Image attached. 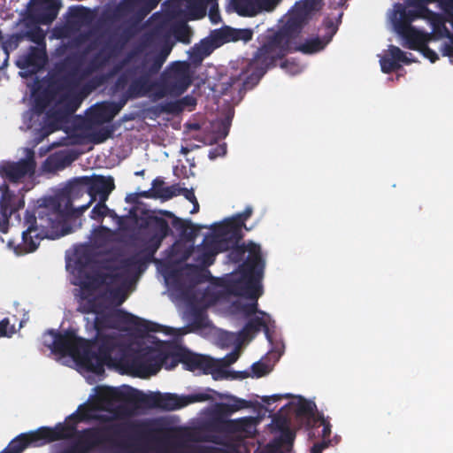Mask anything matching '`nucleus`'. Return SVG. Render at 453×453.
<instances>
[{
    "label": "nucleus",
    "instance_id": "obj_1",
    "mask_svg": "<svg viewBox=\"0 0 453 453\" xmlns=\"http://www.w3.org/2000/svg\"><path fill=\"white\" fill-rule=\"evenodd\" d=\"M88 195L83 176L74 179L54 196L44 197L33 212L27 211L22 233V243L15 248L17 255H24L37 250L42 240L57 239L70 233L67 221L78 219L89 207L85 204L73 206V203Z\"/></svg>",
    "mask_w": 453,
    "mask_h": 453
},
{
    "label": "nucleus",
    "instance_id": "obj_2",
    "mask_svg": "<svg viewBox=\"0 0 453 453\" xmlns=\"http://www.w3.org/2000/svg\"><path fill=\"white\" fill-rule=\"evenodd\" d=\"M320 5L315 0H300L289 11L287 21L278 30H267L257 41L260 46L245 68L237 74H232L223 83L224 93L229 88L242 90L255 87L268 69L275 66L279 59L290 50L293 39L299 35L303 27L311 19Z\"/></svg>",
    "mask_w": 453,
    "mask_h": 453
},
{
    "label": "nucleus",
    "instance_id": "obj_3",
    "mask_svg": "<svg viewBox=\"0 0 453 453\" xmlns=\"http://www.w3.org/2000/svg\"><path fill=\"white\" fill-rule=\"evenodd\" d=\"M130 51L136 53L130 60V65L119 75L114 87L118 91L124 90L130 98H139L151 93L155 81L152 77L159 73L171 48L164 46L160 50L148 49L145 42L135 46Z\"/></svg>",
    "mask_w": 453,
    "mask_h": 453
},
{
    "label": "nucleus",
    "instance_id": "obj_4",
    "mask_svg": "<svg viewBox=\"0 0 453 453\" xmlns=\"http://www.w3.org/2000/svg\"><path fill=\"white\" fill-rule=\"evenodd\" d=\"M234 404L219 403L211 417L199 427L189 430L185 437L188 441L210 442L215 445L226 446V437L221 434H249L254 425L252 417H244L236 419L226 418L233 412L248 408L249 402L244 399L232 397Z\"/></svg>",
    "mask_w": 453,
    "mask_h": 453
},
{
    "label": "nucleus",
    "instance_id": "obj_5",
    "mask_svg": "<svg viewBox=\"0 0 453 453\" xmlns=\"http://www.w3.org/2000/svg\"><path fill=\"white\" fill-rule=\"evenodd\" d=\"M127 31L121 37L125 36L124 42H115L109 44L107 49L101 50L90 60L88 66L82 68V59L79 56L66 57L60 66L61 74L57 79V86L61 90H71L77 87L81 81L91 74L93 72L104 67L111 57L116 56L123 48L125 42L127 40L128 35H126Z\"/></svg>",
    "mask_w": 453,
    "mask_h": 453
},
{
    "label": "nucleus",
    "instance_id": "obj_6",
    "mask_svg": "<svg viewBox=\"0 0 453 453\" xmlns=\"http://www.w3.org/2000/svg\"><path fill=\"white\" fill-rule=\"evenodd\" d=\"M131 427L129 423L113 422L80 431L76 429L74 446L81 453H88L107 445L118 446L120 445L119 440L128 434Z\"/></svg>",
    "mask_w": 453,
    "mask_h": 453
},
{
    "label": "nucleus",
    "instance_id": "obj_7",
    "mask_svg": "<svg viewBox=\"0 0 453 453\" xmlns=\"http://www.w3.org/2000/svg\"><path fill=\"white\" fill-rule=\"evenodd\" d=\"M255 249V246L253 247ZM251 256L239 265L240 277L231 280L226 284L229 293L246 299H258L263 294L261 280L264 276L265 264L259 265V257L255 250Z\"/></svg>",
    "mask_w": 453,
    "mask_h": 453
},
{
    "label": "nucleus",
    "instance_id": "obj_8",
    "mask_svg": "<svg viewBox=\"0 0 453 453\" xmlns=\"http://www.w3.org/2000/svg\"><path fill=\"white\" fill-rule=\"evenodd\" d=\"M191 83L190 65L187 61H175L161 73L150 94L157 100L165 96L178 97L186 92Z\"/></svg>",
    "mask_w": 453,
    "mask_h": 453
},
{
    "label": "nucleus",
    "instance_id": "obj_9",
    "mask_svg": "<svg viewBox=\"0 0 453 453\" xmlns=\"http://www.w3.org/2000/svg\"><path fill=\"white\" fill-rule=\"evenodd\" d=\"M43 343L54 354L62 357H71L77 364L83 367L87 362L84 354H88L87 340L76 335L73 330H65L63 333L48 330L43 335Z\"/></svg>",
    "mask_w": 453,
    "mask_h": 453
},
{
    "label": "nucleus",
    "instance_id": "obj_10",
    "mask_svg": "<svg viewBox=\"0 0 453 453\" xmlns=\"http://www.w3.org/2000/svg\"><path fill=\"white\" fill-rule=\"evenodd\" d=\"M142 264L136 257L122 259L118 265L105 264L103 269L106 272H97L89 277V281L84 284L85 288H97L102 286L112 288L119 286L128 285L129 273Z\"/></svg>",
    "mask_w": 453,
    "mask_h": 453
},
{
    "label": "nucleus",
    "instance_id": "obj_11",
    "mask_svg": "<svg viewBox=\"0 0 453 453\" xmlns=\"http://www.w3.org/2000/svg\"><path fill=\"white\" fill-rule=\"evenodd\" d=\"M118 325L130 326L137 334L145 335L150 332H167L170 328L157 323L149 321L128 313L122 310H117L111 313L96 314L95 326L97 330L103 328H114Z\"/></svg>",
    "mask_w": 453,
    "mask_h": 453
},
{
    "label": "nucleus",
    "instance_id": "obj_12",
    "mask_svg": "<svg viewBox=\"0 0 453 453\" xmlns=\"http://www.w3.org/2000/svg\"><path fill=\"white\" fill-rule=\"evenodd\" d=\"M72 429L69 427L61 426L58 427L42 426L35 431L20 434L11 441L6 449L13 453H21L28 446L39 447L68 437Z\"/></svg>",
    "mask_w": 453,
    "mask_h": 453
},
{
    "label": "nucleus",
    "instance_id": "obj_13",
    "mask_svg": "<svg viewBox=\"0 0 453 453\" xmlns=\"http://www.w3.org/2000/svg\"><path fill=\"white\" fill-rule=\"evenodd\" d=\"M211 397L206 393H195L188 395H178L173 393L151 392L140 395V403L164 411H175L186 407L194 403H202Z\"/></svg>",
    "mask_w": 453,
    "mask_h": 453
},
{
    "label": "nucleus",
    "instance_id": "obj_14",
    "mask_svg": "<svg viewBox=\"0 0 453 453\" xmlns=\"http://www.w3.org/2000/svg\"><path fill=\"white\" fill-rule=\"evenodd\" d=\"M87 344L88 354H84L87 362H83V368L96 374L104 372V366L111 360L116 347L115 339L111 335H99L95 341L87 340Z\"/></svg>",
    "mask_w": 453,
    "mask_h": 453
},
{
    "label": "nucleus",
    "instance_id": "obj_15",
    "mask_svg": "<svg viewBox=\"0 0 453 453\" xmlns=\"http://www.w3.org/2000/svg\"><path fill=\"white\" fill-rule=\"evenodd\" d=\"M169 357L172 360L171 364L168 365L169 369L174 368L179 363H181L188 371L194 372L200 370L204 374H210L217 366L214 359L203 355L190 352L185 348L176 347L170 353Z\"/></svg>",
    "mask_w": 453,
    "mask_h": 453
},
{
    "label": "nucleus",
    "instance_id": "obj_16",
    "mask_svg": "<svg viewBox=\"0 0 453 453\" xmlns=\"http://www.w3.org/2000/svg\"><path fill=\"white\" fill-rule=\"evenodd\" d=\"M35 169V151L27 150L25 158L17 162H3L0 165V176L10 182L16 183L25 177L34 176Z\"/></svg>",
    "mask_w": 453,
    "mask_h": 453
},
{
    "label": "nucleus",
    "instance_id": "obj_17",
    "mask_svg": "<svg viewBox=\"0 0 453 453\" xmlns=\"http://www.w3.org/2000/svg\"><path fill=\"white\" fill-rule=\"evenodd\" d=\"M0 232L5 234L9 229V221L12 214L25 206L23 196L10 190L9 185L4 181L0 185Z\"/></svg>",
    "mask_w": 453,
    "mask_h": 453
},
{
    "label": "nucleus",
    "instance_id": "obj_18",
    "mask_svg": "<svg viewBox=\"0 0 453 453\" xmlns=\"http://www.w3.org/2000/svg\"><path fill=\"white\" fill-rule=\"evenodd\" d=\"M168 359H170L169 355H155L152 351H148L134 357L129 366L136 375L146 378L155 375L164 364L168 368Z\"/></svg>",
    "mask_w": 453,
    "mask_h": 453
},
{
    "label": "nucleus",
    "instance_id": "obj_19",
    "mask_svg": "<svg viewBox=\"0 0 453 453\" xmlns=\"http://www.w3.org/2000/svg\"><path fill=\"white\" fill-rule=\"evenodd\" d=\"M227 242L232 243L229 236L225 235L219 227L217 236L211 239L204 238L200 247L202 253L198 258L201 265L203 266L211 265L215 261L216 255L228 249Z\"/></svg>",
    "mask_w": 453,
    "mask_h": 453
},
{
    "label": "nucleus",
    "instance_id": "obj_20",
    "mask_svg": "<svg viewBox=\"0 0 453 453\" xmlns=\"http://www.w3.org/2000/svg\"><path fill=\"white\" fill-rule=\"evenodd\" d=\"M88 189L89 206L96 199L107 201L110 194L115 188L114 179L111 176L92 175L83 176Z\"/></svg>",
    "mask_w": 453,
    "mask_h": 453
},
{
    "label": "nucleus",
    "instance_id": "obj_21",
    "mask_svg": "<svg viewBox=\"0 0 453 453\" xmlns=\"http://www.w3.org/2000/svg\"><path fill=\"white\" fill-rule=\"evenodd\" d=\"M142 392L131 387L105 388L98 395L99 401L110 408L118 403H140Z\"/></svg>",
    "mask_w": 453,
    "mask_h": 453
},
{
    "label": "nucleus",
    "instance_id": "obj_22",
    "mask_svg": "<svg viewBox=\"0 0 453 453\" xmlns=\"http://www.w3.org/2000/svg\"><path fill=\"white\" fill-rule=\"evenodd\" d=\"M127 98L126 96V98L119 102H104L95 105L88 113V121L97 125L111 121L123 108Z\"/></svg>",
    "mask_w": 453,
    "mask_h": 453
},
{
    "label": "nucleus",
    "instance_id": "obj_23",
    "mask_svg": "<svg viewBox=\"0 0 453 453\" xmlns=\"http://www.w3.org/2000/svg\"><path fill=\"white\" fill-rule=\"evenodd\" d=\"M414 10H407L403 4H396L395 5V14L392 19L395 32H400L411 27V22L419 18H426L428 15L421 11L419 5H411Z\"/></svg>",
    "mask_w": 453,
    "mask_h": 453
},
{
    "label": "nucleus",
    "instance_id": "obj_24",
    "mask_svg": "<svg viewBox=\"0 0 453 453\" xmlns=\"http://www.w3.org/2000/svg\"><path fill=\"white\" fill-rule=\"evenodd\" d=\"M45 47L31 46L28 50L19 56L16 65L20 69L37 71L46 63Z\"/></svg>",
    "mask_w": 453,
    "mask_h": 453
},
{
    "label": "nucleus",
    "instance_id": "obj_25",
    "mask_svg": "<svg viewBox=\"0 0 453 453\" xmlns=\"http://www.w3.org/2000/svg\"><path fill=\"white\" fill-rule=\"evenodd\" d=\"M94 412L95 410L91 406L87 404H81L75 412H73V414L66 418L65 422L58 423L54 427H58V426L69 427L70 429H72L70 436L64 437L62 440L72 439L75 434L77 425L79 422L88 421L96 418L101 420L107 419L105 416H96Z\"/></svg>",
    "mask_w": 453,
    "mask_h": 453
},
{
    "label": "nucleus",
    "instance_id": "obj_26",
    "mask_svg": "<svg viewBox=\"0 0 453 453\" xmlns=\"http://www.w3.org/2000/svg\"><path fill=\"white\" fill-rule=\"evenodd\" d=\"M239 242L240 241H237L235 243H230V242H227L228 249L226 250H229L228 258L233 263L237 264L242 262V264L245 260H248L250 257V252L255 246L254 250L257 252V257H259V265L265 264V259L262 257L260 245L253 242H249L247 244H239Z\"/></svg>",
    "mask_w": 453,
    "mask_h": 453
},
{
    "label": "nucleus",
    "instance_id": "obj_27",
    "mask_svg": "<svg viewBox=\"0 0 453 453\" xmlns=\"http://www.w3.org/2000/svg\"><path fill=\"white\" fill-rule=\"evenodd\" d=\"M253 210L250 206L245 208L242 212L234 216L232 219L219 226L225 235H228L232 243L241 241L242 238V229L245 226V221L251 216Z\"/></svg>",
    "mask_w": 453,
    "mask_h": 453
},
{
    "label": "nucleus",
    "instance_id": "obj_28",
    "mask_svg": "<svg viewBox=\"0 0 453 453\" xmlns=\"http://www.w3.org/2000/svg\"><path fill=\"white\" fill-rule=\"evenodd\" d=\"M265 318L270 319V317L268 318L267 316L263 315H256L254 317H250L244 325V326L242 327V329L239 332V339L242 342L250 341L255 337L257 334L263 330L266 338L269 341H271L272 337L270 334V329Z\"/></svg>",
    "mask_w": 453,
    "mask_h": 453
},
{
    "label": "nucleus",
    "instance_id": "obj_29",
    "mask_svg": "<svg viewBox=\"0 0 453 453\" xmlns=\"http://www.w3.org/2000/svg\"><path fill=\"white\" fill-rule=\"evenodd\" d=\"M252 37L253 30L250 28H234L231 27H224L214 33V41L220 45L230 42L242 41L247 42H250Z\"/></svg>",
    "mask_w": 453,
    "mask_h": 453
},
{
    "label": "nucleus",
    "instance_id": "obj_30",
    "mask_svg": "<svg viewBox=\"0 0 453 453\" xmlns=\"http://www.w3.org/2000/svg\"><path fill=\"white\" fill-rule=\"evenodd\" d=\"M389 57H384L380 60L381 71L384 73H391L401 68V63L410 65L415 62L414 59H407V54L400 48L390 45L388 48Z\"/></svg>",
    "mask_w": 453,
    "mask_h": 453
},
{
    "label": "nucleus",
    "instance_id": "obj_31",
    "mask_svg": "<svg viewBox=\"0 0 453 453\" xmlns=\"http://www.w3.org/2000/svg\"><path fill=\"white\" fill-rule=\"evenodd\" d=\"M397 34L403 39V46L418 50L424 44H428L432 39V35L416 29L414 27L397 32Z\"/></svg>",
    "mask_w": 453,
    "mask_h": 453
},
{
    "label": "nucleus",
    "instance_id": "obj_32",
    "mask_svg": "<svg viewBox=\"0 0 453 453\" xmlns=\"http://www.w3.org/2000/svg\"><path fill=\"white\" fill-rule=\"evenodd\" d=\"M81 103V99L78 96H68L64 98V103L60 107L48 111L47 117L54 121H63L77 111Z\"/></svg>",
    "mask_w": 453,
    "mask_h": 453
},
{
    "label": "nucleus",
    "instance_id": "obj_33",
    "mask_svg": "<svg viewBox=\"0 0 453 453\" xmlns=\"http://www.w3.org/2000/svg\"><path fill=\"white\" fill-rule=\"evenodd\" d=\"M295 434L290 429L281 432L279 438L274 439L266 448V453H289L293 445Z\"/></svg>",
    "mask_w": 453,
    "mask_h": 453
},
{
    "label": "nucleus",
    "instance_id": "obj_34",
    "mask_svg": "<svg viewBox=\"0 0 453 453\" xmlns=\"http://www.w3.org/2000/svg\"><path fill=\"white\" fill-rule=\"evenodd\" d=\"M161 0H123L119 4V8L127 12H134L139 9L142 17L148 15L154 10Z\"/></svg>",
    "mask_w": 453,
    "mask_h": 453
},
{
    "label": "nucleus",
    "instance_id": "obj_35",
    "mask_svg": "<svg viewBox=\"0 0 453 453\" xmlns=\"http://www.w3.org/2000/svg\"><path fill=\"white\" fill-rule=\"evenodd\" d=\"M219 46L220 44L214 41V35L211 40L203 39L192 48L189 56L190 59L194 63H201L204 58L208 57Z\"/></svg>",
    "mask_w": 453,
    "mask_h": 453
},
{
    "label": "nucleus",
    "instance_id": "obj_36",
    "mask_svg": "<svg viewBox=\"0 0 453 453\" xmlns=\"http://www.w3.org/2000/svg\"><path fill=\"white\" fill-rule=\"evenodd\" d=\"M39 5L38 21L44 25L52 22L58 12V2L57 0H40Z\"/></svg>",
    "mask_w": 453,
    "mask_h": 453
},
{
    "label": "nucleus",
    "instance_id": "obj_37",
    "mask_svg": "<svg viewBox=\"0 0 453 453\" xmlns=\"http://www.w3.org/2000/svg\"><path fill=\"white\" fill-rule=\"evenodd\" d=\"M234 10L242 17H254L258 14V0H233Z\"/></svg>",
    "mask_w": 453,
    "mask_h": 453
},
{
    "label": "nucleus",
    "instance_id": "obj_38",
    "mask_svg": "<svg viewBox=\"0 0 453 453\" xmlns=\"http://www.w3.org/2000/svg\"><path fill=\"white\" fill-rule=\"evenodd\" d=\"M180 453H238L234 449H228L213 445L186 444L180 447Z\"/></svg>",
    "mask_w": 453,
    "mask_h": 453
},
{
    "label": "nucleus",
    "instance_id": "obj_39",
    "mask_svg": "<svg viewBox=\"0 0 453 453\" xmlns=\"http://www.w3.org/2000/svg\"><path fill=\"white\" fill-rule=\"evenodd\" d=\"M147 226L152 231L153 234L165 238L171 234V229L168 222L162 217L150 215L146 219Z\"/></svg>",
    "mask_w": 453,
    "mask_h": 453
},
{
    "label": "nucleus",
    "instance_id": "obj_40",
    "mask_svg": "<svg viewBox=\"0 0 453 453\" xmlns=\"http://www.w3.org/2000/svg\"><path fill=\"white\" fill-rule=\"evenodd\" d=\"M172 226L180 232L181 236L189 241L194 240L198 234V228L190 220L182 219L179 217H174L173 220H172Z\"/></svg>",
    "mask_w": 453,
    "mask_h": 453
},
{
    "label": "nucleus",
    "instance_id": "obj_41",
    "mask_svg": "<svg viewBox=\"0 0 453 453\" xmlns=\"http://www.w3.org/2000/svg\"><path fill=\"white\" fill-rule=\"evenodd\" d=\"M22 41V35L20 33H17L11 35L5 41L2 42L3 60L0 59V69L7 65L10 51L15 50Z\"/></svg>",
    "mask_w": 453,
    "mask_h": 453
},
{
    "label": "nucleus",
    "instance_id": "obj_42",
    "mask_svg": "<svg viewBox=\"0 0 453 453\" xmlns=\"http://www.w3.org/2000/svg\"><path fill=\"white\" fill-rule=\"evenodd\" d=\"M250 300L251 301L250 303L235 302L234 305L237 311L242 314L245 318H250L255 314L267 316L269 318V315L267 313L258 310V299Z\"/></svg>",
    "mask_w": 453,
    "mask_h": 453
},
{
    "label": "nucleus",
    "instance_id": "obj_43",
    "mask_svg": "<svg viewBox=\"0 0 453 453\" xmlns=\"http://www.w3.org/2000/svg\"><path fill=\"white\" fill-rule=\"evenodd\" d=\"M172 34L174 38L184 44L190 43L192 30L185 21L177 22L172 27Z\"/></svg>",
    "mask_w": 453,
    "mask_h": 453
},
{
    "label": "nucleus",
    "instance_id": "obj_44",
    "mask_svg": "<svg viewBox=\"0 0 453 453\" xmlns=\"http://www.w3.org/2000/svg\"><path fill=\"white\" fill-rule=\"evenodd\" d=\"M107 201L98 200L97 203L90 211V218L99 223H102L106 216H113L114 211L106 205Z\"/></svg>",
    "mask_w": 453,
    "mask_h": 453
},
{
    "label": "nucleus",
    "instance_id": "obj_45",
    "mask_svg": "<svg viewBox=\"0 0 453 453\" xmlns=\"http://www.w3.org/2000/svg\"><path fill=\"white\" fill-rule=\"evenodd\" d=\"M326 46V42L319 37L306 40L297 47V50L304 54H312L320 51Z\"/></svg>",
    "mask_w": 453,
    "mask_h": 453
},
{
    "label": "nucleus",
    "instance_id": "obj_46",
    "mask_svg": "<svg viewBox=\"0 0 453 453\" xmlns=\"http://www.w3.org/2000/svg\"><path fill=\"white\" fill-rule=\"evenodd\" d=\"M114 128L112 126H104L93 130L89 134V138L95 144L103 143L113 134Z\"/></svg>",
    "mask_w": 453,
    "mask_h": 453
},
{
    "label": "nucleus",
    "instance_id": "obj_47",
    "mask_svg": "<svg viewBox=\"0 0 453 453\" xmlns=\"http://www.w3.org/2000/svg\"><path fill=\"white\" fill-rule=\"evenodd\" d=\"M23 36V41L27 39L37 45H42V47H45L44 38L45 35L42 29L38 26H34L27 29L25 32L20 33Z\"/></svg>",
    "mask_w": 453,
    "mask_h": 453
},
{
    "label": "nucleus",
    "instance_id": "obj_48",
    "mask_svg": "<svg viewBox=\"0 0 453 453\" xmlns=\"http://www.w3.org/2000/svg\"><path fill=\"white\" fill-rule=\"evenodd\" d=\"M127 286L128 285L107 288L106 294L108 295V298L116 305L122 304L127 299L126 289Z\"/></svg>",
    "mask_w": 453,
    "mask_h": 453
},
{
    "label": "nucleus",
    "instance_id": "obj_49",
    "mask_svg": "<svg viewBox=\"0 0 453 453\" xmlns=\"http://www.w3.org/2000/svg\"><path fill=\"white\" fill-rule=\"evenodd\" d=\"M165 188L164 179L162 177H157L152 181L151 188L148 191L142 192V196L144 197L162 198L159 195L164 193Z\"/></svg>",
    "mask_w": 453,
    "mask_h": 453
},
{
    "label": "nucleus",
    "instance_id": "obj_50",
    "mask_svg": "<svg viewBox=\"0 0 453 453\" xmlns=\"http://www.w3.org/2000/svg\"><path fill=\"white\" fill-rule=\"evenodd\" d=\"M103 310L102 303L96 297L87 298L84 303L81 305V311L83 313H95L99 314Z\"/></svg>",
    "mask_w": 453,
    "mask_h": 453
},
{
    "label": "nucleus",
    "instance_id": "obj_51",
    "mask_svg": "<svg viewBox=\"0 0 453 453\" xmlns=\"http://www.w3.org/2000/svg\"><path fill=\"white\" fill-rule=\"evenodd\" d=\"M314 404L306 400H302L296 408V415L298 417H305L307 418H316L314 411H313Z\"/></svg>",
    "mask_w": 453,
    "mask_h": 453
},
{
    "label": "nucleus",
    "instance_id": "obj_52",
    "mask_svg": "<svg viewBox=\"0 0 453 453\" xmlns=\"http://www.w3.org/2000/svg\"><path fill=\"white\" fill-rule=\"evenodd\" d=\"M70 14L73 18L83 20H90L93 18L92 11L82 5L70 7Z\"/></svg>",
    "mask_w": 453,
    "mask_h": 453
},
{
    "label": "nucleus",
    "instance_id": "obj_53",
    "mask_svg": "<svg viewBox=\"0 0 453 453\" xmlns=\"http://www.w3.org/2000/svg\"><path fill=\"white\" fill-rule=\"evenodd\" d=\"M313 426H322V438L323 441H330L329 437L331 435V424L330 422L325 418L322 414H318L317 418H314Z\"/></svg>",
    "mask_w": 453,
    "mask_h": 453
},
{
    "label": "nucleus",
    "instance_id": "obj_54",
    "mask_svg": "<svg viewBox=\"0 0 453 453\" xmlns=\"http://www.w3.org/2000/svg\"><path fill=\"white\" fill-rule=\"evenodd\" d=\"M230 126H231L230 117L226 116L223 119H220L215 125V133L217 134V136L219 138H225L229 133Z\"/></svg>",
    "mask_w": 453,
    "mask_h": 453
},
{
    "label": "nucleus",
    "instance_id": "obj_55",
    "mask_svg": "<svg viewBox=\"0 0 453 453\" xmlns=\"http://www.w3.org/2000/svg\"><path fill=\"white\" fill-rule=\"evenodd\" d=\"M135 53H136L135 51H129L121 61H119L118 64H116L112 67V69L111 71V74L114 75L120 72L122 73L126 70V68H127V66H129L130 60L134 56Z\"/></svg>",
    "mask_w": 453,
    "mask_h": 453
},
{
    "label": "nucleus",
    "instance_id": "obj_56",
    "mask_svg": "<svg viewBox=\"0 0 453 453\" xmlns=\"http://www.w3.org/2000/svg\"><path fill=\"white\" fill-rule=\"evenodd\" d=\"M157 107L161 112H165V113H168V114H175V113H179L182 111L180 103H178V101L166 102L164 104H160Z\"/></svg>",
    "mask_w": 453,
    "mask_h": 453
},
{
    "label": "nucleus",
    "instance_id": "obj_57",
    "mask_svg": "<svg viewBox=\"0 0 453 453\" xmlns=\"http://www.w3.org/2000/svg\"><path fill=\"white\" fill-rule=\"evenodd\" d=\"M164 239L165 238H161V236L159 235L152 234V235L146 240L144 247L150 250V254L156 253L157 250L160 248Z\"/></svg>",
    "mask_w": 453,
    "mask_h": 453
},
{
    "label": "nucleus",
    "instance_id": "obj_58",
    "mask_svg": "<svg viewBox=\"0 0 453 453\" xmlns=\"http://www.w3.org/2000/svg\"><path fill=\"white\" fill-rule=\"evenodd\" d=\"M15 333L14 326L10 325L9 319L0 321V337H11Z\"/></svg>",
    "mask_w": 453,
    "mask_h": 453
},
{
    "label": "nucleus",
    "instance_id": "obj_59",
    "mask_svg": "<svg viewBox=\"0 0 453 453\" xmlns=\"http://www.w3.org/2000/svg\"><path fill=\"white\" fill-rule=\"evenodd\" d=\"M155 254L156 253H151L150 255V250H148L146 247H143L136 255L134 256L142 261V264L136 269H139L143 264L147 262L153 261Z\"/></svg>",
    "mask_w": 453,
    "mask_h": 453
},
{
    "label": "nucleus",
    "instance_id": "obj_60",
    "mask_svg": "<svg viewBox=\"0 0 453 453\" xmlns=\"http://www.w3.org/2000/svg\"><path fill=\"white\" fill-rule=\"evenodd\" d=\"M180 189H183V188H180L178 185H172L170 187H166L164 193L160 194L159 196H162V199L164 200H168L173 196H180Z\"/></svg>",
    "mask_w": 453,
    "mask_h": 453
},
{
    "label": "nucleus",
    "instance_id": "obj_61",
    "mask_svg": "<svg viewBox=\"0 0 453 453\" xmlns=\"http://www.w3.org/2000/svg\"><path fill=\"white\" fill-rule=\"evenodd\" d=\"M434 31L441 37L449 38L451 36V32L447 28L442 20L434 23Z\"/></svg>",
    "mask_w": 453,
    "mask_h": 453
},
{
    "label": "nucleus",
    "instance_id": "obj_62",
    "mask_svg": "<svg viewBox=\"0 0 453 453\" xmlns=\"http://www.w3.org/2000/svg\"><path fill=\"white\" fill-rule=\"evenodd\" d=\"M418 51L421 52L423 56L428 58L432 63L436 62L439 59L437 53L430 49L427 44H424Z\"/></svg>",
    "mask_w": 453,
    "mask_h": 453
},
{
    "label": "nucleus",
    "instance_id": "obj_63",
    "mask_svg": "<svg viewBox=\"0 0 453 453\" xmlns=\"http://www.w3.org/2000/svg\"><path fill=\"white\" fill-rule=\"evenodd\" d=\"M281 0H258L259 12H271L280 3Z\"/></svg>",
    "mask_w": 453,
    "mask_h": 453
},
{
    "label": "nucleus",
    "instance_id": "obj_64",
    "mask_svg": "<svg viewBox=\"0 0 453 453\" xmlns=\"http://www.w3.org/2000/svg\"><path fill=\"white\" fill-rule=\"evenodd\" d=\"M449 40V42H444L441 48V51L442 56L449 57L453 59V38L449 36L448 38ZM453 62V60H451Z\"/></svg>",
    "mask_w": 453,
    "mask_h": 453
}]
</instances>
